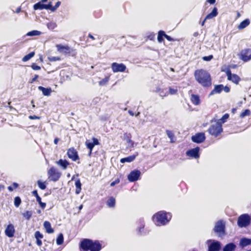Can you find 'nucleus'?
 I'll return each mask as SVG.
<instances>
[{
	"label": "nucleus",
	"mask_w": 251,
	"mask_h": 251,
	"mask_svg": "<svg viewBox=\"0 0 251 251\" xmlns=\"http://www.w3.org/2000/svg\"><path fill=\"white\" fill-rule=\"evenodd\" d=\"M80 251H100L102 244L99 240H93L90 239H83L79 243Z\"/></svg>",
	"instance_id": "f257e3e1"
},
{
	"label": "nucleus",
	"mask_w": 251,
	"mask_h": 251,
	"mask_svg": "<svg viewBox=\"0 0 251 251\" xmlns=\"http://www.w3.org/2000/svg\"><path fill=\"white\" fill-rule=\"evenodd\" d=\"M194 76L196 81L203 87H209L212 85V79L210 74L203 69L195 71Z\"/></svg>",
	"instance_id": "f03ea898"
},
{
	"label": "nucleus",
	"mask_w": 251,
	"mask_h": 251,
	"mask_svg": "<svg viewBox=\"0 0 251 251\" xmlns=\"http://www.w3.org/2000/svg\"><path fill=\"white\" fill-rule=\"evenodd\" d=\"M171 218L172 214L170 213L160 211L153 215L152 220L156 226H161L167 224Z\"/></svg>",
	"instance_id": "7ed1b4c3"
},
{
	"label": "nucleus",
	"mask_w": 251,
	"mask_h": 251,
	"mask_svg": "<svg viewBox=\"0 0 251 251\" xmlns=\"http://www.w3.org/2000/svg\"><path fill=\"white\" fill-rule=\"evenodd\" d=\"M57 50L60 53H64L72 57H76L77 51L75 49H71L68 45H63L62 44H57L55 46Z\"/></svg>",
	"instance_id": "20e7f679"
},
{
	"label": "nucleus",
	"mask_w": 251,
	"mask_h": 251,
	"mask_svg": "<svg viewBox=\"0 0 251 251\" xmlns=\"http://www.w3.org/2000/svg\"><path fill=\"white\" fill-rule=\"evenodd\" d=\"M207 132L211 136L218 138L223 132V126L221 124L216 122L215 124L210 125L207 130Z\"/></svg>",
	"instance_id": "39448f33"
},
{
	"label": "nucleus",
	"mask_w": 251,
	"mask_h": 251,
	"mask_svg": "<svg viewBox=\"0 0 251 251\" xmlns=\"http://www.w3.org/2000/svg\"><path fill=\"white\" fill-rule=\"evenodd\" d=\"M251 222V217L248 214H243L238 217L237 225L240 227H246L250 225Z\"/></svg>",
	"instance_id": "423d86ee"
},
{
	"label": "nucleus",
	"mask_w": 251,
	"mask_h": 251,
	"mask_svg": "<svg viewBox=\"0 0 251 251\" xmlns=\"http://www.w3.org/2000/svg\"><path fill=\"white\" fill-rule=\"evenodd\" d=\"M48 178L53 182L58 181L61 176V173L56 168L51 167L48 171Z\"/></svg>",
	"instance_id": "0eeeda50"
},
{
	"label": "nucleus",
	"mask_w": 251,
	"mask_h": 251,
	"mask_svg": "<svg viewBox=\"0 0 251 251\" xmlns=\"http://www.w3.org/2000/svg\"><path fill=\"white\" fill-rule=\"evenodd\" d=\"M225 224L223 221H218L214 228V231L219 236L223 237L226 234Z\"/></svg>",
	"instance_id": "6e6552de"
},
{
	"label": "nucleus",
	"mask_w": 251,
	"mask_h": 251,
	"mask_svg": "<svg viewBox=\"0 0 251 251\" xmlns=\"http://www.w3.org/2000/svg\"><path fill=\"white\" fill-rule=\"evenodd\" d=\"M239 58L244 62H247L251 60V49L246 48L242 50L238 54Z\"/></svg>",
	"instance_id": "1a4fd4ad"
},
{
	"label": "nucleus",
	"mask_w": 251,
	"mask_h": 251,
	"mask_svg": "<svg viewBox=\"0 0 251 251\" xmlns=\"http://www.w3.org/2000/svg\"><path fill=\"white\" fill-rule=\"evenodd\" d=\"M227 79L237 85L241 80L240 77L236 74H232L229 68H227L226 71Z\"/></svg>",
	"instance_id": "9d476101"
},
{
	"label": "nucleus",
	"mask_w": 251,
	"mask_h": 251,
	"mask_svg": "<svg viewBox=\"0 0 251 251\" xmlns=\"http://www.w3.org/2000/svg\"><path fill=\"white\" fill-rule=\"evenodd\" d=\"M200 148L197 147L195 148L188 150L186 152V154L190 158L198 159L200 156Z\"/></svg>",
	"instance_id": "9b49d317"
},
{
	"label": "nucleus",
	"mask_w": 251,
	"mask_h": 251,
	"mask_svg": "<svg viewBox=\"0 0 251 251\" xmlns=\"http://www.w3.org/2000/svg\"><path fill=\"white\" fill-rule=\"evenodd\" d=\"M111 69L114 73L124 72L126 70V66L123 63L119 64L114 62L111 64Z\"/></svg>",
	"instance_id": "f8f14e48"
},
{
	"label": "nucleus",
	"mask_w": 251,
	"mask_h": 251,
	"mask_svg": "<svg viewBox=\"0 0 251 251\" xmlns=\"http://www.w3.org/2000/svg\"><path fill=\"white\" fill-rule=\"evenodd\" d=\"M67 154L68 157L73 161H76L79 159L77 151L73 147L68 150Z\"/></svg>",
	"instance_id": "ddd939ff"
},
{
	"label": "nucleus",
	"mask_w": 251,
	"mask_h": 251,
	"mask_svg": "<svg viewBox=\"0 0 251 251\" xmlns=\"http://www.w3.org/2000/svg\"><path fill=\"white\" fill-rule=\"evenodd\" d=\"M205 133L204 132H198L191 137L192 141L198 144L202 143L205 140Z\"/></svg>",
	"instance_id": "4468645a"
},
{
	"label": "nucleus",
	"mask_w": 251,
	"mask_h": 251,
	"mask_svg": "<svg viewBox=\"0 0 251 251\" xmlns=\"http://www.w3.org/2000/svg\"><path fill=\"white\" fill-rule=\"evenodd\" d=\"M141 175V172L138 170L131 171L127 176L128 180L130 182H134L137 180Z\"/></svg>",
	"instance_id": "2eb2a0df"
},
{
	"label": "nucleus",
	"mask_w": 251,
	"mask_h": 251,
	"mask_svg": "<svg viewBox=\"0 0 251 251\" xmlns=\"http://www.w3.org/2000/svg\"><path fill=\"white\" fill-rule=\"evenodd\" d=\"M93 142H90L89 140H86L85 142V145L87 148L90 150L89 154H91L92 151V150L95 145H99V142L98 140L95 138H92Z\"/></svg>",
	"instance_id": "dca6fc26"
},
{
	"label": "nucleus",
	"mask_w": 251,
	"mask_h": 251,
	"mask_svg": "<svg viewBox=\"0 0 251 251\" xmlns=\"http://www.w3.org/2000/svg\"><path fill=\"white\" fill-rule=\"evenodd\" d=\"M4 232L5 234L7 237L9 238L13 237L15 233V230L14 226L11 224H9L7 226Z\"/></svg>",
	"instance_id": "f3484780"
},
{
	"label": "nucleus",
	"mask_w": 251,
	"mask_h": 251,
	"mask_svg": "<svg viewBox=\"0 0 251 251\" xmlns=\"http://www.w3.org/2000/svg\"><path fill=\"white\" fill-rule=\"evenodd\" d=\"M33 8L34 10H42V9H49L50 8V2H49L48 4H44L41 2L39 1L36 3H35L33 5Z\"/></svg>",
	"instance_id": "a211bd4d"
},
{
	"label": "nucleus",
	"mask_w": 251,
	"mask_h": 251,
	"mask_svg": "<svg viewBox=\"0 0 251 251\" xmlns=\"http://www.w3.org/2000/svg\"><path fill=\"white\" fill-rule=\"evenodd\" d=\"M221 248V244L219 242L214 241L208 246V251H219Z\"/></svg>",
	"instance_id": "6ab92c4d"
},
{
	"label": "nucleus",
	"mask_w": 251,
	"mask_h": 251,
	"mask_svg": "<svg viewBox=\"0 0 251 251\" xmlns=\"http://www.w3.org/2000/svg\"><path fill=\"white\" fill-rule=\"evenodd\" d=\"M192 103L195 105H198L201 103V100L198 95L192 94L190 97Z\"/></svg>",
	"instance_id": "aec40b11"
},
{
	"label": "nucleus",
	"mask_w": 251,
	"mask_h": 251,
	"mask_svg": "<svg viewBox=\"0 0 251 251\" xmlns=\"http://www.w3.org/2000/svg\"><path fill=\"white\" fill-rule=\"evenodd\" d=\"M138 155V153L136 152V154L131 155L130 156H128L126 157L121 158L120 160V162L122 163H124L125 162H131L134 160L136 157Z\"/></svg>",
	"instance_id": "412c9836"
},
{
	"label": "nucleus",
	"mask_w": 251,
	"mask_h": 251,
	"mask_svg": "<svg viewBox=\"0 0 251 251\" xmlns=\"http://www.w3.org/2000/svg\"><path fill=\"white\" fill-rule=\"evenodd\" d=\"M229 117V114L227 113H226V114H224L221 119H220L218 120L212 119L210 121V122L212 123L213 122H217L218 123L221 124L222 125L224 123H225L227 119H228Z\"/></svg>",
	"instance_id": "4be33fe9"
},
{
	"label": "nucleus",
	"mask_w": 251,
	"mask_h": 251,
	"mask_svg": "<svg viewBox=\"0 0 251 251\" xmlns=\"http://www.w3.org/2000/svg\"><path fill=\"white\" fill-rule=\"evenodd\" d=\"M56 163L61 167L63 170L66 169L68 166L70 164L69 162L67 160L59 159L56 162Z\"/></svg>",
	"instance_id": "5701e85b"
},
{
	"label": "nucleus",
	"mask_w": 251,
	"mask_h": 251,
	"mask_svg": "<svg viewBox=\"0 0 251 251\" xmlns=\"http://www.w3.org/2000/svg\"><path fill=\"white\" fill-rule=\"evenodd\" d=\"M43 225L48 233L50 234L54 232V229L51 227V224L49 222H44Z\"/></svg>",
	"instance_id": "b1692460"
},
{
	"label": "nucleus",
	"mask_w": 251,
	"mask_h": 251,
	"mask_svg": "<svg viewBox=\"0 0 251 251\" xmlns=\"http://www.w3.org/2000/svg\"><path fill=\"white\" fill-rule=\"evenodd\" d=\"M223 88L224 85L223 84L215 85L214 89L212 90L210 95H211L216 93L219 94L223 90Z\"/></svg>",
	"instance_id": "393cba45"
},
{
	"label": "nucleus",
	"mask_w": 251,
	"mask_h": 251,
	"mask_svg": "<svg viewBox=\"0 0 251 251\" xmlns=\"http://www.w3.org/2000/svg\"><path fill=\"white\" fill-rule=\"evenodd\" d=\"M116 200L113 197H110L106 201V205L108 207L113 208L115 206Z\"/></svg>",
	"instance_id": "a878e982"
},
{
	"label": "nucleus",
	"mask_w": 251,
	"mask_h": 251,
	"mask_svg": "<svg viewBox=\"0 0 251 251\" xmlns=\"http://www.w3.org/2000/svg\"><path fill=\"white\" fill-rule=\"evenodd\" d=\"M38 89L42 91L43 94L46 96H49L51 93V89L50 88H45L43 86H39Z\"/></svg>",
	"instance_id": "bb28decb"
},
{
	"label": "nucleus",
	"mask_w": 251,
	"mask_h": 251,
	"mask_svg": "<svg viewBox=\"0 0 251 251\" xmlns=\"http://www.w3.org/2000/svg\"><path fill=\"white\" fill-rule=\"evenodd\" d=\"M236 245L233 243L226 244L223 248V251H235Z\"/></svg>",
	"instance_id": "cd10ccee"
},
{
	"label": "nucleus",
	"mask_w": 251,
	"mask_h": 251,
	"mask_svg": "<svg viewBox=\"0 0 251 251\" xmlns=\"http://www.w3.org/2000/svg\"><path fill=\"white\" fill-rule=\"evenodd\" d=\"M251 244V239L246 238H242L240 241V245L242 247H245Z\"/></svg>",
	"instance_id": "c85d7f7f"
},
{
	"label": "nucleus",
	"mask_w": 251,
	"mask_h": 251,
	"mask_svg": "<svg viewBox=\"0 0 251 251\" xmlns=\"http://www.w3.org/2000/svg\"><path fill=\"white\" fill-rule=\"evenodd\" d=\"M218 13L217 8L214 7L212 12L209 13L205 17V19H210L217 16Z\"/></svg>",
	"instance_id": "c756f323"
},
{
	"label": "nucleus",
	"mask_w": 251,
	"mask_h": 251,
	"mask_svg": "<svg viewBox=\"0 0 251 251\" xmlns=\"http://www.w3.org/2000/svg\"><path fill=\"white\" fill-rule=\"evenodd\" d=\"M218 13L217 8L214 7L212 12L209 13L205 17V19H210L217 16Z\"/></svg>",
	"instance_id": "7c9ffc66"
},
{
	"label": "nucleus",
	"mask_w": 251,
	"mask_h": 251,
	"mask_svg": "<svg viewBox=\"0 0 251 251\" xmlns=\"http://www.w3.org/2000/svg\"><path fill=\"white\" fill-rule=\"evenodd\" d=\"M250 24V20L249 19H245L243 21L240 23V24L238 26V28L239 29H242L247 26H248Z\"/></svg>",
	"instance_id": "2f4dec72"
},
{
	"label": "nucleus",
	"mask_w": 251,
	"mask_h": 251,
	"mask_svg": "<svg viewBox=\"0 0 251 251\" xmlns=\"http://www.w3.org/2000/svg\"><path fill=\"white\" fill-rule=\"evenodd\" d=\"M75 193L76 194H79L81 190V183L80 182V179H77L75 182Z\"/></svg>",
	"instance_id": "473e14b6"
},
{
	"label": "nucleus",
	"mask_w": 251,
	"mask_h": 251,
	"mask_svg": "<svg viewBox=\"0 0 251 251\" xmlns=\"http://www.w3.org/2000/svg\"><path fill=\"white\" fill-rule=\"evenodd\" d=\"M32 214L33 212L32 211L27 210L23 213L22 215L23 218H24L25 220L28 221L31 218Z\"/></svg>",
	"instance_id": "72a5a7b5"
},
{
	"label": "nucleus",
	"mask_w": 251,
	"mask_h": 251,
	"mask_svg": "<svg viewBox=\"0 0 251 251\" xmlns=\"http://www.w3.org/2000/svg\"><path fill=\"white\" fill-rule=\"evenodd\" d=\"M165 32L163 30H159L158 32L157 40L159 43L164 41L163 37H165Z\"/></svg>",
	"instance_id": "f704fd0d"
},
{
	"label": "nucleus",
	"mask_w": 251,
	"mask_h": 251,
	"mask_svg": "<svg viewBox=\"0 0 251 251\" xmlns=\"http://www.w3.org/2000/svg\"><path fill=\"white\" fill-rule=\"evenodd\" d=\"M35 55V52L32 51L28 54L25 55L23 58L22 61L23 62H26L33 57Z\"/></svg>",
	"instance_id": "c9c22d12"
},
{
	"label": "nucleus",
	"mask_w": 251,
	"mask_h": 251,
	"mask_svg": "<svg viewBox=\"0 0 251 251\" xmlns=\"http://www.w3.org/2000/svg\"><path fill=\"white\" fill-rule=\"evenodd\" d=\"M110 79V76H106L99 81V84L100 86H104L107 84Z\"/></svg>",
	"instance_id": "e433bc0d"
},
{
	"label": "nucleus",
	"mask_w": 251,
	"mask_h": 251,
	"mask_svg": "<svg viewBox=\"0 0 251 251\" xmlns=\"http://www.w3.org/2000/svg\"><path fill=\"white\" fill-rule=\"evenodd\" d=\"M64 237L62 233H60L56 239V244L58 245H61L63 243Z\"/></svg>",
	"instance_id": "4c0bfd02"
},
{
	"label": "nucleus",
	"mask_w": 251,
	"mask_h": 251,
	"mask_svg": "<svg viewBox=\"0 0 251 251\" xmlns=\"http://www.w3.org/2000/svg\"><path fill=\"white\" fill-rule=\"evenodd\" d=\"M36 201L38 202L40 206L42 209H44L46 207V203L42 201L41 198L40 196L36 198Z\"/></svg>",
	"instance_id": "58836bf2"
},
{
	"label": "nucleus",
	"mask_w": 251,
	"mask_h": 251,
	"mask_svg": "<svg viewBox=\"0 0 251 251\" xmlns=\"http://www.w3.org/2000/svg\"><path fill=\"white\" fill-rule=\"evenodd\" d=\"M14 205L16 207H19L22 202V200L20 197L17 196L14 198Z\"/></svg>",
	"instance_id": "ea45409f"
},
{
	"label": "nucleus",
	"mask_w": 251,
	"mask_h": 251,
	"mask_svg": "<svg viewBox=\"0 0 251 251\" xmlns=\"http://www.w3.org/2000/svg\"><path fill=\"white\" fill-rule=\"evenodd\" d=\"M37 184L39 187L42 189L44 190L47 187V183L46 181L42 182L40 180L37 181Z\"/></svg>",
	"instance_id": "a19ab883"
},
{
	"label": "nucleus",
	"mask_w": 251,
	"mask_h": 251,
	"mask_svg": "<svg viewBox=\"0 0 251 251\" xmlns=\"http://www.w3.org/2000/svg\"><path fill=\"white\" fill-rule=\"evenodd\" d=\"M19 187V185L18 183L16 182H13L11 186H9L7 187L8 190L12 192L14 190V189H17Z\"/></svg>",
	"instance_id": "79ce46f5"
},
{
	"label": "nucleus",
	"mask_w": 251,
	"mask_h": 251,
	"mask_svg": "<svg viewBox=\"0 0 251 251\" xmlns=\"http://www.w3.org/2000/svg\"><path fill=\"white\" fill-rule=\"evenodd\" d=\"M251 115V111L249 109H247L243 111L240 115V118H243L247 116H250Z\"/></svg>",
	"instance_id": "37998d69"
},
{
	"label": "nucleus",
	"mask_w": 251,
	"mask_h": 251,
	"mask_svg": "<svg viewBox=\"0 0 251 251\" xmlns=\"http://www.w3.org/2000/svg\"><path fill=\"white\" fill-rule=\"evenodd\" d=\"M41 34V32L38 30H32L31 31L28 32L26 35L32 36H36V35H39Z\"/></svg>",
	"instance_id": "c03bdc74"
},
{
	"label": "nucleus",
	"mask_w": 251,
	"mask_h": 251,
	"mask_svg": "<svg viewBox=\"0 0 251 251\" xmlns=\"http://www.w3.org/2000/svg\"><path fill=\"white\" fill-rule=\"evenodd\" d=\"M50 2V10H51V11H54L61 4V2L58 1H57L55 5L53 6L51 4V2Z\"/></svg>",
	"instance_id": "a18cd8bd"
},
{
	"label": "nucleus",
	"mask_w": 251,
	"mask_h": 251,
	"mask_svg": "<svg viewBox=\"0 0 251 251\" xmlns=\"http://www.w3.org/2000/svg\"><path fill=\"white\" fill-rule=\"evenodd\" d=\"M34 236L36 239H41L43 238V235L39 231L35 232Z\"/></svg>",
	"instance_id": "49530a36"
},
{
	"label": "nucleus",
	"mask_w": 251,
	"mask_h": 251,
	"mask_svg": "<svg viewBox=\"0 0 251 251\" xmlns=\"http://www.w3.org/2000/svg\"><path fill=\"white\" fill-rule=\"evenodd\" d=\"M48 59L50 62L60 61L61 60L60 57L59 56L49 57Z\"/></svg>",
	"instance_id": "de8ad7c7"
},
{
	"label": "nucleus",
	"mask_w": 251,
	"mask_h": 251,
	"mask_svg": "<svg viewBox=\"0 0 251 251\" xmlns=\"http://www.w3.org/2000/svg\"><path fill=\"white\" fill-rule=\"evenodd\" d=\"M165 38L169 41H179V39L172 38L171 36L167 35L166 33L165 35Z\"/></svg>",
	"instance_id": "09e8293b"
},
{
	"label": "nucleus",
	"mask_w": 251,
	"mask_h": 251,
	"mask_svg": "<svg viewBox=\"0 0 251 251\" xmlns=\"http://www.w3.org/2000/svg\"><path fill=\"white\" fill-rule=\"evenodd\" d=\"M30 67L33 70H40L41 69V67L35 63H32Z\"/></svg>",
	"instance_id": "8fccbe9b"
},
{
	"label": "nucleus",
	"mask_w": 251,
	"mask_h": 251,
	"mask_svg": "<svg viewBox=\"0 0 251 251\" xmlns=\"http://www.w3.org/2000/svg\"><path fill=\"white\" fill-rule=\"evenodd\" d=\"M166 133H167V135L168 136V137L171 140H172L173 138H174V135L173 133L171 131L167 130H166ZM171 142H173L172 141H171Z\"/></svg>",
	"instance_id": "3c124183"
},
{
	"label": "nucleus",
	"mask_w": 251,
	"mask_h": 251,
	"mask_svg": "<svg viewBox=\"0 0 251 251\" xmlns=\"http://www.w3.org/2000/svg\"><path fill=\"white\" fill-rule=\"evenodd\" d=\"M169 94H171V95H175L177 92V89L173 88L172 87H169Z\"/></svg>",
	"instance_id": "603ef678"
},
{
	"label": "nucleus",
	"mask_w": 251,
	"mask_h": 251,
	"mask_svg": "<svg viewBox=\"0 0 251 251\" xmlns=\"http://www.w3.org/2000/svg\"><path fill=\"white\" fill-rule=\"evenodd\" d=\"M213 58V55H210L209 56H205L202 57V59L206 61H209Z\"/></svg>",
	"instance_id": "864d4df0"
},
{
	"label": "nucleus",
	"mask_w": 251,
	"mask_h": 251,
	"mask_svg": "<svg viewBox=\"0 0 251 251\" xmlns=\"http://www.w3.org/2000/svg\"><path fill=\"white\" fill-rule=\"evenodd\" d=\"M120 181V178H118L116 179L114 181L112 182L110 184V186L113 187L115 186L116 184L119 183Z\"/></svg>",
	"instance_id": "5fc2aeb1"
},
{
	"label": "nucleus",
	"mask_w": 251,
	"mask_h": 251,
	"mask_svg": "<svg viewBox=\"0 0 251 251\" xmlns=\"http://www.w3.org/2000/svg\"><path fill=\"white\" fill-rule=\"evenodd\" d=\"M40 117L36 115H30L28 117V118L30 120L40 119Z\"/></svg>",
	"instance_id": "6e6d98bb"
},
{
	"label": "nucleus",
	"mask_w": 251,
	"mask_h": 251,
	"mask_svg": "<svg viewBox=\"0 0 251 251\" xmlns=\"http://www.w3.org/2000/svg\"><path fill=\"white\" fill-rule=\"evenodd\" d=\"M32 196H34L36 197V198L37 197H38V196H39L38 194V192H37V190H33L32 192Z\"/></svg>",
	"instance_id": "4d7b16f0"
},
{
	"label": "nucleus",
	"mask_w": 251,
	"mask_h": 251,
	"mask_svg": "<svg viewBox=\"0 0 251 251\" xmlns=\"http://www.w3.org/2000/svg\"><path fill=\"white\" fill-rule=\"evenodd\" d=\"M223 90L225 91V92L228 93L230 92V88L229 87L226 86L225 87L224 86Z\"/></svg>",
	"instance_id": "13d9d810"
},
{
	"label": "nucleus",
	"mask_w": 251,
	"mask_h": 251,
	"mask_svg": "<svg viewBox=\"0 0 251 251\" xmlns=\"http://www.w3.org/2000/svg\"><path fill=\"white\" fill-rule=\"evenodd\" d=\"M38 77L39 75H35L30 82L33 83V82L35 81Z\"/></svg>",
	"instance_id": "bf43d9fd"
},
{
	"label": "nucleus",
	"mask_w": 251,
	"mask_h": 251,
	"mask_svg": "<svg viewBox=\"0 0 251 251\" xmlns=\"http://www.w3.org/2000/svg\"><path fill=\"white\" fill-rule=\"evenodd\" d=\"M36 244L39 246L41 247L42 245V242L41 239H36Z\"/></svg>",
	"instance_id": "052dcab7"
},
{
	"label": "nucleus",
	"mask_w": 251,
	"mask_h": 251,
	"mask_svg": "<svg viewBox=\"0 0 251 251\" xmlns=\"http://www.w3.org/2000/svg\"><path fill=\"white\" fill-rule=\"evenodd\" d=\"M206 1L211 4H213L215 3L216 0H207Z\"/></svg>",
	"instance_id": "680f3d73"
},
{
	"label": "nucleus",
	"mask_w": 251,
	"mask_h": 251,
	"mask_svg": "<svg viewBox=\"0 0 251 251\" xmlns=\"http://www.w3.org/2000/svg\"><path fill=\"white\" fill-rule=\"evenodd\" d=\"M144 228V225L143 224H141L139 227V232H142V230Z\"/></svg>",
	"instance_id": "e2e57ef3"
},
{
	"label": "nucleus",
	"mask_w": 251,
	"mask_h": 251,
	"mask_svg": "<svg viewBox=\"0 0 251 251\" xmlns=\"http://www.w3.org/2000/svg\"><path fill=\"white\" fill-rule=\"evenodd\" d=\"M59 140V139L58 138H55L54 140V143L55 145H57L58 143V141Z\"/></svg>",
	"instance_id": "0e129e2a"
},
{
	"label": "nucleus",
	"mask_w": 251,
	"mask_h": 251,
	"mask_svg": "<svg viewBox=\"0 0 251 251\" xmlns=\"http://www.w3.org/2000/svg\"><path fill=\"white\" fill-rule=\"evenodd\" d=\"M128 113H129V114L132 116H134V114L133 113V112L131 110H128Z\"/></svg>",
	"instance_id": "69168bd1"
},
{
	"label": "nucleus",
	"mask_w": 251,
	"mask_h": 251,
	"mask_svg": "<svg viewBox=\"0 0 251 251\" xmlns=\"http://www.w3.org/2000/svg\"><path fill=\"white\" fill-rule=\"evenodd\" d=\"M5 188L4 186L3 185H0V191L4 190Z\"/></svg>",
	"instance_id": "338daca9"
},
{
	"label": "nucleus",
	"mask_w": 251,
	"mask_h": 251,
	"mask_svg": "<svg viewBox=\"0 0 251 251\" xmlns=\"http://www.w3.org/2000/svg\"><path fill=\"white\" fill-rule=\"evenodd\" d=\"M21 7H18L17 8L16 11V12H16V13H19V12L21 11Z\"/></svg>",
	"instance_id": "774afa93"
}]
</instances>
